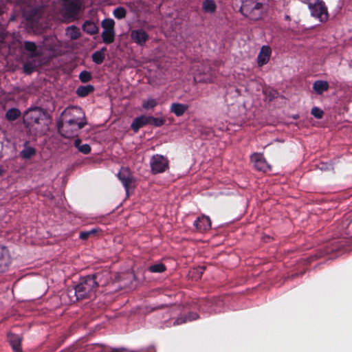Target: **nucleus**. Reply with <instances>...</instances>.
Instances as JSON below:
<instances>
[{"label": "nucleus", "mask_w": 352, "mask_h": 352, "mask_svg": "<svg viewBox=\"0 0 352 352\" xmlns=\"http://www.w3.org/2000/svg\"><path fill=\"white\" fill-rule=\"evenodd\" d=\"M79 78L82 82H87L91 80V76L89 72L83 71L79 75Z\"/></svg>", "instance_id": "34"}, {"label": "nucleus", "mask_w": 352, "mask_h": 352, "mask_svg": "<svg viewBox=\"0 0 352 352\" xmlns=\"http://www.w3.org/2000/svg\"><path fill=\"white\" fill-rule=\"evenodd\" d=\"M272 50L271 48L267 45H263L258 54L257 56V64L259 67H262L266 65L271 56Z\"/></svg>", "instance_id": "13"}, {"label": "nucleus", "mask_w": 352, "mask_h": 352, "mask_svg": "<svg viewBox=\"0 0 352 352\" xmlns=\"http://www.w3.org/2000/svg\"><path fill=\"white\" fill-rule=\"evenodd\" d=\"M98 287L96 278L93 276L86 277L83 281L78 284L75 288V294L77 299H82L88 296L95 291Z\"/></svg>", "instance_id": "4"}, {"label": "nucleus", "mask_w": 352, "mask_h": 352, "mask_svg": "<svg viewBox=\"0 0 352 352\" xmlns=\"http://www.w3.org/2000/svg\"><path fill=\"white\" fill-rule=\"evenodd\" d=\"M251 161L254 164V167L258 170L267 172L271 169L270 166L261 153H254L252 155Z\"/></svg>", "instance_id": "11"}, {"label": "nucleus", "mask_w": 352, "mask_h": 352, "mask_svg": "<svg viewBox=\"0 0 352 352\" xmlns=\"http://www.w3.org/2000/svg\"><path fill=\"white\" fill-rule=\"evenodd\" d=\"M64 120H71L75 124H80V126H85L87 124L85 115L81 108L78 107H72L67 108L63 112Z\"/></svg>", "instance_id": "6"}, {"label": "nucleus", "mask_w": 352, "mask_h": 352, "mask_svg": "<svg viewBox=\"0 0 352 352\" xmlns=\"http://www.w3.org/2000/svg\"><path fill=\"white\" fill-rule=\"evenodd\" d=\"M192 74L194 80L197 82L212 83L215 76L212 72L211 68L206 65H197L192 67Z\"/></svg>", "instance_id": "3"}, {"label": "nucleus", "mask_w": 352, "mask_h": 352, "mask_svg": "<svg viewBox=\"0 0 352 352\" xmlns=\"http://www.w3.org/2000/svg\"><path fill=\"white\" fill-rule=\"evenodd\" d=\"M130 37L135 43L140 46H144L148 40V34L142 29L131 30Z\"/></svg>", "instance_id": "12"}, {"label": "nucleus", "mask_w": 352, "mask_h": 352, "mask_svg": "<svg viewBox=\"0 0 352 352\" xmlns=\"http://www.w3.org/2000/svg\"><path fill=\"white\" fill-rule=\"evenodd\" d=\"M150 165L153 173H161L168 168V160L164 156L157 154L151 157Z\"/></svg>", "instance_id": "9"}, {"label": "nucleus", "mask_w": 352, "mask_h": 352, "mask_svg": "<svg viewBox=\"0 0 352 352\" xmlns=\"http://www.w3.org/2000/svg\"><path fill=\"white\" fill-rule=\"evenodd\" d=\"M148 124L155 126H161L165 123V120L162 118H155L153 116H148Z\"/></svg>", "instance_id": "28"}, {"label": "nucleus", "mask_w": 352, "mask_h": 352, "mask_svg": "<svg viewBox=\"0 0 352 352\" xmlns=\"http://www.w3.org/2000/svg\"><path fill=\"white\" fill-rule=\"evenodd\" d=\"M94 91L92 85L80 86L76 90V94L81 97L87 96Z\"/></svg>", "instance_id": "24"}, {"label": "nucleus", "mask_w": 352, "mask_h": 352, "mask_svg": "<svg viewBox=\"0 0 352 352\" xmlns=\"http://www.w3.org/2000/svg\"><path fill=\"white\" fill-rule=\"evenodd\" d=\"M102 352H131L126 349H112L109 351H108L107 349L102 350Z\"/></svg>", "instance_id": "38"}, {"label": "nucleus", "mask_w": 352, "mask_h": 352, "mask_svg": "<svg viewBox=\"0 0 352 352\" xmlns=\"http://www.w3.org/2000/svg\"><path fill=\"white\" fill-rule=\"evenodd\" d=\"M157 104V100L151 97L142 101V108L146 111L153 110Z\"/></svg>", "instance_id": "22"}, {"label": "nucleus", "mask_w": 352, "mask_h": 352, "mask_svg": "<svg viewBox=\"0 0 352 352\" xmlns=\"http://www.w3.org/2000/svg\"><path fill=\"white\" fill-rule=\"evenodd\" d=\"M78 124H81V123L75 124L71 120H64L61 124H58V131L63 136L69 138L77 135L78 131L83 127Z\"/></svg>", "instance_id": "8"}, {"label": "nucleus", "mask_w": 352, "mask_h": 352, "mask_svg": "<svg viewBox=\"0 0 352 352\" xmlns=\"http://www.w3.org/2000/svg\"><path fill=\"white\" fill-rule=\"evenodd\" d=\"M198 318V315L197 314H190L189 316H185L184 318V317H181V318H177L175 322V324H182L186 321H191V320H195Z\"/></svg>", "instance_id": "29"}, {"label": "nucleus", "mask_w": 352, "mask_h": 352, "mask_svg": "<svg viewBox=\"0 0 352 352\" xmlns=\"http://www.w3.org/2000/svg\"><path fill=\"white\" fill-rule=\"evenodd\" d=\"M9 263V254L8 250L0 246V272H3Z\"/></svg>", "instance_id": "16"}, {"label": "nucleus", "mask_w": 352, "mask_h": 352, "mask_svg": "<svg viewBox=\"0 0 352 352\" xmlns=\"http://www.w3.org/2000/svg\"><path fill=\"white\" fill-rule=\"evenodd\" d=\"M311 16L318 19L320 22H325L329 19V13L325 3L322 0H314L309 4Z\"/></svg>", "instance_id": "5"}, {"label": "nucleus", "mask_w": 352, "mask_h": 352, "mask_svg": "<svg viewBox=\"0 0 352 352\" xmlns=\"http://www.w3.org/2000/svg\"><path fill=\"white\" fill-rule=\"evenodd\" d=\"M311 114L316 118H322L323 116V111L318 107H314L311 109Z\"/></svg>", "instance_id": "37"}, {"label": "nucleus", "mask_w": 352, "mask_h": 352, "mask_svg": "<svg viewBox=\"0 0 352 352\" xmlns=\"http://www.w3.org/2000/svg\"><path fill=\"white\" fill-rule=\"evenodd\" d=\"M106 50V47H102L101 50L94 52L92 55L93 61L97 64L102 63L104 59Z\"/></svg>", "instance_id": "23"}, {"label": "nucleus", "mask_w": 352, "mask_h": 352, "mask_svg": "<svg viewBox=\"0 0 352 352\" xmlns=\"http://www.w3.org/2000/svg\"><path fill=\"white\" fill-rule=\"evenodd\" d=\"M74 144L78 150L82 153L87 154L91 151L90 146L87 144H81V141L79 139L75 140Z\"/></svg>", "instance_id": "25"}, {"label": "nucleus", "mask_w": 352, "mask_h": 352, "mask_svg": "<svg viewBox=\"0 0 352 352\" xmlns=\"http://www.w3.org/2000/svg\"><path fill=\"white\" fill-rule=\"evenodd\" d=\"M25 49L31 53L32 56L35 54L36 47L34 43L25 42Z\"/></svg>", "instance_id": "35"}, {"label": "nucleus", "mask_w": 352, "mask_h": 352, "mask_svg": "<svg viewBox=\"0 0 352 352\" xmlns=\"http://www.w3.org/2000/svg\"><path fill=\"white\" fill-rule=\"evenodd\" d=\"M96 232L97 230L96 229H92L89 231L82 232L80 234V239L82 240H86L87 239L89 238V236L94 234L95 233H96Z\"/></svg>", "instance_id": "36"}, {"label": "nucleus", "mask_w": 352, "mask_h": 352, "mask_svg": "<svg viewBox=\"0 0 352 352\" xmlns=\"http://www.w3.org/2000/svg\"><path fill=\"white\" fill-rule=\"evenodd\" d=\"M240 11L245 17L253 21L263 18L265 11V0H241Z\"/></svg>", "instance_id": "1"}, {"label": "nucleus", "mask_w": 352, "mask_h": 352, "mask_svg": "<svg viewBox=\"0 0 352 352\" xmlns=\"http://www.w3.org/2000/svg\"><path fill=\"white\" fill-rule=\"evenodd\" d=\"M148 116H141L134 119L131 124V128L135 132H137L140 128L148 124Z\"/></svg>", "instance_id": "18"}, {"label": "nucleus", "mask_w": 352, "mask_h": 352, "mask_svg": "<svg viewBox=\"0 0 352 352\" xmlns=\"http://www.w3.org/2000/svg\"><path fill=\"white\" fill-rule=\"evenodd\" d=\"M24 70L26 73H30L32 69H29L27 65H24Z\"/></svg>", "instance_id": "39"}, {"label": "nucleus", "mask_w": 352, "mask_h": 352, "mask_svg": "<svg viewBox=\"0 0 352 352\" xmlns=\"http://www.w3.org/2000/svg\"><path fill=\"white\" fill-rule=\"evenodd\" d=\"M188 105L186 104L173 102L171 104L170 111L176 116H182L188 110Z\"/></svg>", "instance_id": "15"}, {"label": "nucleus", "mask_w": 352, "mask_h": 352, "mask_svg": "<svg viewBox=\"0 0 352 352\" xmlns=\"http://www.w3.org/2000/svg\"><path fill=\"white\" fill-rule=\"evenodd\" d=\"M118 178L124 186L126 194H128L129 188L134 186V179L129 169L127 168H122L118 173Z\"/></svg>", "instance_id": "10"}, {"label": "nucleus", "mask_w": 352, "mask_h": 352, "mask_svg": "<svg viewBox=\"0 0 352 352\" xmlns=\"http://www.w3.org/2000/svg\"><path fill=\"white\" fill-rule=\"evenodd\" d=\"M204 267H198L190 272V276L192 279L198 280L204 272Z\"/></svg>", "instance_id": "27"}, {"label": "nucleus", "mask_w": 352, "mask_h": 352, "mask_svg": "<svg viewBox=\"0 0 352 352\" xmlns=\"http://www.w3.org/2000/svg\"><path fill=\"white\" fill-rule=\"evenodd\" d=\"M83 30L89 34H95L98 32V26L91 21H87L82 25Z\"/></svg>", "instance_id": "21"}, {"label": "nucleus", "mask_w": 352, "mask_h": 352, "mask_svg": "<svg viewBox=\"0 0 352 352\" xmlns=\"http://www.w3.org/2000/svg\"><path fill=\"white\" fill-rule=\"evenodd\" d=\"M194 226L200 232L208 230L211 227V221L208 217L201 216L199 217L194 223Z\"/></svg>", "instance_id": "14"}, {"label": "nucleus", "mask_w": 352, "mask_h": 352, "mask_svg": "<svg viewBox=\"0 0 352 352\" xmlns=\"http://www.w3.org/2000/svg\"><path fill=\"white\" fill-rule=\"evenodd\" d=\"M101 26L103 29L102 32V41L104 43L109 44L115 39V21L112 19H105L101 22Z\"/></svg>", "instance_id": "7"}, {"label": "nucleus", "mask_w": 352, "mask_h": 352, "mask_svg": "<svg viewBox=\"0 0 352 352\" xmlns=\"http://www.w3.org/2000/svg\"><path fill=\"white\" fill-rule=\"evenodd\" d=\"M201 9L204 13L213 14L217 10V4L214 0H204Z\"/></svg>", "instance_id": "17"}, {"label": "nucleus", "mask_w": 352, "mask_h": 352, "mask_svg": "<svg viewBox=\"0 0 352 352\" xmlns=\"http://www.w3.org/2000/svg\"><path fill=\"white\" fill-rule=\"evenodd\" d=\"M24 122L38 132H44L47 129L48 118L46 113L39 108L27 111L24 115Z\"/></svg>", "instance_id": "2"}, {"label": "nucleus", "mask_w": 352, "mask_h": 352, "mask_svg": "<svg viewBox=\"0 0 352 352\" xmlns=\"http://www.w3.org/2000/svg\"><path fill=\"white\" fill-rule=\"evenodd\" d=\"M313 89L318 94H321L328 90L329 83L324 80H317L314 83Z\"/></svg>", "instance_id": "20"}, {"label": "nucleus", "mask_w": 352, "mask_h": 352, "mask_svg": "<svg viewBox=\"0 0 352 352\" xmlns=\"http://www.w3.org/2000/svg\"><path fill=\"white\" fill-rule=\"evenodd\" d=\"M3 173V168L0 166V175H1Z\"/></svg>", "instance_id": "40"}, {"label": "nucleus", "mask_w": 352, "mask_h": 352, "mask_svg": "<svg viewBox=\"0 0 352 352\" xmlns=\"http://www.w3.org/2000/svg\"><path fill=\"white\" fill-rule=\"evenodd\" d=\"M149 270L153 273H161L166 270V267L162 263H157L150 266Z\"/></svg>", "instance_id": "32"}, {"label": "nucleus", "mask_w": 352, "mask_h": 352, "mask_svg": "<svg viewBox=\"0 0 352 352\" xmlns=\"http://www.w3.org/2000/svg\"><path fill=\"white\" fill-rule=\"evenodd\" d=\"M9 340L14 352H22L21 348V339L20 336L10 333L8 335Z\"/></svg>", "instance_id": "19"}, {"label": "nucleus", "mask_w": 352, "mask_h": 352, "mask_svg": "<svg viewBox=\"0 0 352 352\" xmlns=\"http://www.w3.org/2000/svg\"><path fill=\"white\" fill-rule=\"evenodd\" d=\"M113 14L116 19H122L126 16V11L122 7H118L113 10Z\"/></svg>", "instance_id": "30"}, {"label": "nucleus", "mask_w": 352, "mask_h": 352, "mask_svg": "<svg viewBox=\"0 0 352 352\" xmlns=\"http://www.w3.org/2000/svg\"><path fill=\"white\" fill-rule=\"evenodd\" d=\"M66 34L72 39H76L80 36V32L77 28L71 26L66 30Z\"/></svg>", "instance_id": "26"}, {"label": "nucleus", "mask_w": 352, "mask_h": 352, "mask_svg": "<svg viewBox=\"0 0 352 352\" xmlns=\"http://www.w3.org/2000/svg\"><path fill=\"white\" fill-rule=\"evenodd\" d=\"M35 154V150L32 147H25L21 152V155L25 159H29Z\"/></svg>", "instance_id": "31"}, {"label": "nucleus", "mask_w": 352, "mask_h": 352, "mask_svg": "<svg viewBox=\"0 0 352 352\" xmlns=\"http://www.w3.org/2000/svg\"><path fill=\"white\" fill-rule=\"evenodd\" d=\"M19 115L20 112L19 110L12 109L7 111L6 118L9 120H14L19 116Z\"/></svg>", "instance_id": "33"}]
</instances>
